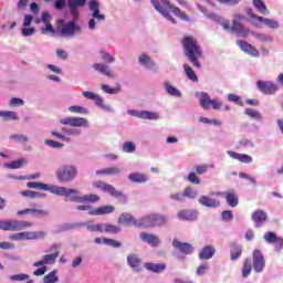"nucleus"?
I'll return each mask as SVG.
<instances>
[{"label": "nucleus", "instance_id": "obj_10", "mask_svg": "<svg viewBox=\"0 0 283 283\" xmlns=\"http://www.w3.org/2000/svg\"><path fill=\"white\" fill-rule=\"evenodd\" d=\"M51 251H55L53 254H45L41 261H38L33 263V266H45V264H55L56 259L59 255H61V252H59V247L56 244H53L51 247Z\"/></svg>", "mask_w": 283, "mask_h": 283}, {"label": "nucleus", "instance_id": "obj_12", "mask_svg": "<svg viewBox=\"0 0 283 283\" xmlns=\"http://www.w3.org/2000/svg\"><path fill=\"white\" fill-rule=\"evenodd\" d=\"M252 262L253 270L255 273H262L264 271V266H266V262L264 261V255L260 250H254L252 252Z\"/></svg>", "mask_w": 283, "mask_h": 283}, {"label": "nucleus", "instance_id": "obj_59", "mask_svg": "<svg viewBox=\"0 0 283 283\" xmlns=\"http://www.w3.org/2000/svg\"><path fill=\"white\" fill-rule=\"evenodd\" d=\"M21 196H23V198H43V195L33 190H23L21 191Z\"/></svg>", "mask_w": 283, "mask_h": 283}, {"label": "nucleus", "instance_id": "obj_21", "mask_svg": "<svg viewBox=\"0 0 283 283\" xmlns=\"http://www.w3.org/2000/svg\"><path fill=\"white\" fill-rule=\"evenodd\" d=\"M174 249H177L180 253H184V255H191L193 253V245L187 242H180L178 240L172 241Z\"/></svg>", "mask_w": 283, "mask_h": 283}, {"label": "nucleus", "instance_id": "obj_17", "mask_svg": "<svg viewBox=\"0 0 283 283\" xmlns=\"http://www.w3.org/2000/svg\"><path fill=\"white\" fill-rule=\"evenodd\" d=\"M41 21L44 23V28H41V34H56V30L52 27V15L48 12L42 13Z\"/></svg>", "mask_w": 283, "mask_h": 283}, {"label": "nucleus", "instance_id": "obj_19", "mask_svg": "<svg viewBox=\"0 0 283 283\" xmlns=\"http://www.w3.org/2000/svg\"><path fill=\"white\" fill-rule=\"evenodd\" d=\"M87 0H69V10L74 21H78V8H83Z\"/></svg>", "mask_w": 283, "mask_h": 283}, {"label": "nucleus", "instance_id": "obj_23", "mask_svg": "<svg viewBox=\"0 0 283 283\" xmlns=\"http://www.w3.org/2000/svg\"><path fill=\"white\" fill-rule=\"evenodd\" d=\"M151 6H154L155 10L157 12H160L167 21H170V23H177L176 18H172L171 13H169V10L165 9V7L160 6V1L158 0H150Z\"/></svg>", "mask_w": 283, "mask_h": 283}, {"label": "nucleus", "instance_id": "obj_32", "mask_svg": "<svg viewBox=\"0 0 283 283\" xmlns=\"http://www.w3.org/2000/svg\"><path fill=\"white\" fill-rule=\"evenodd\" d=\"M93 70H95V72H99V74H104V76H107L108 78H114L112 70L106 64L95 63L93 64Z\"/></svg>", "mask_w": 283, "mask_h": 283}, {"label": "nucleus", "instance_id": "obj_48", "mask_svg": "<svg viewBox=\"0 0 283 283\" xmlns=\"http://www.w3.org/2000/svg\"><path fill=\"white\" fill-rule=\"evenodd\" d=\"M139 63L142 65H145L146 67H154V65H156V63H154V61H151V57H149V55H147L145 53L139 55Z\"/></svg>", "mask_w": 283, "mask_h": 283}, {"label": "nucleus", "instance_id": "obj_44", "mask_svg": "<svg viewBox=\"0 0 283 283\" xmlns=\"http://www.w3.org/2000/svg\"><path fill=\"white\" fill-rule=\"evenodd\" d=\"M252 3L258 12L261 14H269V9L266 8V4H264V0H252Z\"/></svg>", "mask_w": 283, "mask_h": 283}, {"label": "nucleus", "instance_id": "obj_16", "mask_svg": "<svg viewBox=\"0 0 283 283\" xmlns=\"http://www.w3.org/2000/svg\"><path fill=\"white\" fill-rule=\"evenodd\" d=\"M61 124L71 127H87L88 122L85 117H65L61 119Z\"/></svg>", "mask_w": 283, "mask_h": 283}, {"label": "nucleus", "instance_id": "obj_26", "mask_svg": "<svg viewBox=\"0 0 283 283\" xmlns=\"http://www.w3.org/2000/svg\"><path fill=\"white\" fill-rule=\"evenodd\" d=\"M199 205H202V207H208V209H217V207H220V200L213 199L209 196H201L198 199Z\"/></svg>", "mask_w": 283, "mask_h": 283}, {"label": "nucleus", "instance_id": "obj_50", "mask_svg": "<svg viewBox=\"0 0 283 283\" xmlns=\"http://www.w3.org/2000/svg\"><path fill=\"white\" fill-rule=\"evenodd\" d=\"M122 229L118 226H114L112 223H104V233H120Z\"/></svg>", "mask_w": 283, "mask_h": 283}, {"label": "nucleus", "instance_id": "obj_61", "mask_svg": "<svg viewBox=\"0 0 283 283\" xmlns=\"http://www.w3.org/2000/svg\"><path fill=\"white\" fill-rule=\"evenodd\" d=\"M69 112H72L73 114H87V108L83 106H70Z\"/></svg>", "mask_w": 283, "mask_h": 283}, {"label": "nucleus", "instance_id": "obj_2", "mask_svg": "<svg viewBox=\"0 0 283 283\" xmlns=\"http://www.w3.org/2000/svg\"><path fill=\"white\" fill-rule=\"evenodd\" d=\"M27 187H29V189H41L42 191H50L55 196H65V198H70L72 193H76V189L59 187V186H48V184H41V182H34V181L28 182Z\"/></svg>", "mask_w": 283, "mask_h": 283}, {"label": "nucleus", "instance_id": "obj_34", "mask_svg": "<svg viewBox=\"0 0 283 283\" xmlns=\"http://www.w3.org/2000/svg\"><path fill=\"white\" fill-rule=\"evenodd\" d=\"M216 255V248L213 245H206L199 252V260H211Z\"/></svg>", "mask_w": 283, "mask_h": 283}, {"label": "nucleus", "instance_id": "obj_9", "mask_svg": "<svg viewBox=\"0 0 283 283\" xmlns=\"http://www.w3.org/2000/svg\"><path fill=\"white\" fill-rule=\"evenodd\" d=\"M164 10H168V13L171 12V14H175V17H178V19H181V21H189V15L185 13L180 8L171 4L169 0H160Z\"/></svg>", "mask_w": 283, "mask_h": 283}, {"label": "nucleus", "instance_id": "obj_8", "mask_svg": "<svg viewBox=\"0 0 283 283\" xmlns=\"http://www.w3.org/2000/svg\"><path fill=\"white\" fill-rule=\"evenodd\" d=\"M199 105L202 107V109H209L210 106L212 109H220V107H222V103H220V101L211 99L209 94L206 92L200 94Z\"/></svg>", "mask_w": 283, "mask_h": 283}, {"label": "nucleus", "instance_id": "obj_54", "mask_svg": "<svg viewBox=\"0 0 283 283\" xmlns=\"http://www.w3.org/2000/svg\"><path fill=\"white\" fill-rule=\"evenodd\" d=\"M87 229L93 233H105V223L92 224Z\"/></svg>", "mask_w": 283, "mask_h": 283}, {"label": "nucleus", "instance_id": "obj_30", "mask_svg": "<svg viewBox=\"0 0 283 283\" xmlns=\"http://www.w3.org/2000/svg\"><path fill=\"white\" fill-rule=\"evenodd\" d=\"M228 156H230V158H233L234 160H239V163H245V164L253 163V157L247 154H240L233 150H228Z\"/></svg>", "mask_w": 283, "mask_h": 283}, {"label": "nucleus", "instance_id": "obj_43", "mask_svg": "<svg viewBox=\"0 0 283 283\" xmlns=\"http://www.w3.org/2000/svg\"><path fill=\"white\" fill-rule=\"evenodd\" d=\"M128 180H130V182H147V175H143L140 172H133L130 175H128Z\"/></svg>", "mask_w": 283, "mask_h": 283}, {"label": "nucleus", "instance_id": "obj_31", "mask_svg": "<svg viewBox=\"0 0 283 283\" xmlns=\"http://www.w3.org/2000/svg\"><path fill=\"white\" fill-rule=\"evenodd\" d=\"M242 258V245L238 243L230 244V260L235 262V260H240Z\"/></svg>", "mask_w": 283, "mask_h": 283}, {"label": "nucleus", "instance_id": "obj_11", "mask_svg": "<svg viewBox=\"0 0 283 283\" xmlns=\"http://www.w3.org/2000/svg\"><path fill=\"white\" fill-rule=\"evenodd\" d=\"M118 224H127L128 227H137L143 229V218L136 220L129 212H124L118 218Z\"/></svg>", "mask_w": 283, "mask_h": 283}, {"label": "nucleus", "instance_id": "obj_64", "mask_svg": "<svg viewBox=\"0 0 283 283\" xmlns=\"http://www.w3.org/2000/svg\"><path fill=\"white\" fill-rule=\"evenodd\" d=\"M11 140H17V143H28L30 138L25 135H10Z\"/></svg>", "mask_w": 283, "mask_h": 283}, {"label": "nucleus", "instance_id": "obj_36", "mask_svg": "<svg viewBox=\"0 0 283 283\" xmlns=\"http://www.w3.org/2000/svg\"><path fill=\"white\" fill-rule=\"evenodd\" d=\"M142 263L143 261L136 254H129L127 256V264L130 266V269H134V271H137V272L140 271Z\"/></svg>", "mask_w": 283, "mask_h": 283}, {"label": "nucleus", "instance_id": "obj_24", "mask_svg": "<svg viewBox=\"0 0 283 283\" xmlns=\"http://www.w3.org/2000/svg\"><path fill=\"white\" fill-rule=\"evenodd\" d=\"M88 8L92 12L93 19H97V21H105V14L101 13V4L96 0H91L88 2Z\"/></svg>", "mask_w": 283, "mask_h": 283}, {"label": "nucleus", "instance_id": "obj_39", "mask_svg": "<svg viewBox=\"0 0 283 283\" xmlns=\"http://www.w3.org/2000/svg\"><path fill=\"white\" fill-rule=\"evenodd\" d=\"M118 174H120V168L118 167H111L96 171L97 176H118Z\"/></svg>", "mask_w": 283, "mask_h": 283}, {"label": "nucleus", "instance_id": "obj_5", "mask_svg": "<svg viewBox=\"0 0 283 283\" xmlns=\"http://www.w3.org/2000/svg\"><path fill=\"white\" fill-rule=\"evenodd\" d=\"M78 170L74 166H62L56 171L60 182H72L76 178Z\"/></svg>", "mask_w": 283, "mask_h": 283}, {"label": "nucleus", "instance_id": "obj_52", "mask_svg": "<svg viewBox=\"0 0 283 283\" xmlns=\"http://www.w3.org/2000/svg\"><path fill=\"white\" fill-rule=\"evenodd\" d=\"M57 271L53 270L52 272H50L49 274H46L43 280L44 283H56L59 282V276L56 275Z\"/></svg>", "mask_w": 283, "mask_h": 283}, {"label": "nucleus", "instance_id": "obj_49", "mask_svg": "<svg viewBox=\"0 0 283 283\" xmlns=\"http://www.w3.org/2000/svg\"><path fill=\"white\" fill-rule=\"evenodd\" d=\"M0 118H3V120H19L17 113L12 111H7V112L0 111Z\"/></svg>", "mask_w": 283, "mask_h": 283}, {"label": "nucleus", "instance_id": "obj_47", "mask_svg": "<svg viewBox=\"0 0 283 283\" xmlns=\"http://www.w3.org/2000/svg\"><path fill=\"white\" fill-rule=\"evenodd\" d=\"M104 191L106 193H109V196H112L113 198H122L123 192L116 190V188H114V186L106 184Z\"/></svg>", "mask_w": 283, "mask_h": 283}, {"label": "nucleus", "instance_id": "obj_25", "mask_svg": "<svg viewBox=\"0 0 283 283\" xmlns=\"http://www.w3.org/2000/svg\"><path fill=\"white\" fill-rule=\"evenodd\" d=\"M263 240L269 244H275V251H282V239L277 238L274 232H266L263 235Z\"/></svg>", "mask_w": 283, "mask_h": 283}, {"label": "nucleus", "instance_id": "obj_22", "mask_svg": "<svg viewBox=\"0 0 283 283\" xmlns=\"http://www.w3.org/2000/svg\"><path fill=\"white\" fill-rule=\"evenodd\" d=\"M237 45L240 48V50H242V52H245V54H251L255 57L260 56L258 49L244 40L237 41Z\"/></svg>", "mask_w": 283, "mask_h": 283}, {"label": "nucleus", "instance_id": "obj_38", "mask_svg": "<svg viewBox=\"0 0 283 283\" xmlns=\"http://www.w3.org/2000/svg\"><path fill=\"white\" fill-rule=\"evenodd\" d=\"M251 271H253V261L251 260V258H247L244 259L242 265V277H249V275H251Z\"/></svg>", "mask_w": 283, "mask_h": 283}, {"label": "nucleus", "instance_id": "obj_18", "mask_svg": "<svg viewBox=\"0 0 283 283\" xmlns=\"http://www.w3.org/2000/svg\"><path fill=\"white\" fill-rule=\"evenodd\" d=\"M130 116H136V118H144L145 120H158L160 115L158 113L149 112V111H128Z\"/></svg>", "mask_w": 283, "mask_h": 283}, {"label": "nucleus", "instance_id": "obj_6", "mask_svg": "<svg viewBox=\"0 0 283 283\" xmlns=\"http://www.w3.org/2000/svg\"><path fill=\"white\" fill-rule=\"evenodd\" d=\"M244 19H247V17L243 14H235L232 20L231 31L240 34L243 39H247L249 36V32L251 31L242 25V21H244Z\"/></svg>", "mask_w": 283, "mask_h": 283}, {"label": "nucleus", "instance_id": "obj_15", "mask_svg": "<svg viewBox=\"0 0 283 283\" xmlns=\"http://www.w3.org/2000/svg\"><path fill=\"white\" fill-rule=\"evenodd\" d=\"M256 87L259 88L262 94L271 95L277 92V84L271 81H258Z\"/></svg>", "mask_w": 283, "mask_h": 283}, {"label": "nucleus", "instance_id": "obj_37", "mask_svg": "<svg viewBox=\"0 0 283 283\" xmlns=\"http://www.w3.org/2000/svg\"><path fill=\"white\" fill-rule=\"evenodd\" d=\"M145 269L147 271H151V273H164L167 269V264L165 263H145Z\"/></svg>", "mask_w": 283, "mask_h": 283}, {"label": "nucleus", "instance_id": "obj_33", "mask_svg": "<svg viewBox=\"0 0 283 283\" xmlns=\"http://www.w3.org/2000/svg\"><path fill=\"white\" fill-rule=\"evenodd\" d=\"M82 95L84 96V98H87L88 101H94L97 107H103L104 101H103V97H101V95L96 93H92L90 91H84Z\"/></svg>", "mask_w": 283, "mask_h": 283}, {"label": "nucleus", "instance_id": "obj_35", "mask_svg": "<svg viewBox=\"0 0 283 283\" xmlns=\"http://www.w3.org/2000/svg\"><path fill=\"white\" fill-rule=\"evenodd\" d=\"M45 238V232H20V241L21 240H40Z\"/></svg>", "mask_w": 283, "mask_h": 283}, {"label": "nucleus", "instance_id": "obj_53", "mask_svg": "<svg viewBox=\"0 0 283 283\" xmlns=\"http://www.w3.org/2000/svg\"><path fill=\"white\" fill-rule=\"evenodd\" d=\"M102 90L105 94H118V92H120V85L117 84L115 87H112L107 84H103Z\"/></svg>", "mask_w": 283, "mask_h": 283}, {"label": "nucleus", "instance_id": "obj_57", "mask_svg": "<svg viewBox=\"0 0 283 283\" xmlns=\"http://www.w3.org/2000/svg\"><path fill=\"white\" fill-rule=\"evenodd\" d=\"M99 52L102 53V61H104V63H114V61H116V57H114V55H109L107 51L102 49Z\"/></svg>", "mask_w": 283, "mask_h": 283}, {"label": "nucleus", "instance_id": "obj_3", "mask_svg": "<svg viewBox=\"0 0 283 283\" xmlns=\"http://www.w3.org/2000/svg\"><path fill=\"white\" fill-rule=\"evenodd\" d=\"M169 222V219L165 214L151 213L142 218V228L144 229H156L165 227Z\"/></svg>", "mask_w": 283, "mask_h": 283}, {"label": "nucleus", "instance_id": "obj_46", "mask_svg": "<svg viewBox=\"0 0 283 283\" xmlns=\"http://www.w3.org/2000/svg\"><path fill=\"white\" fill-rule=\"evenodd\" d=\"M184 198L196 200V198H198V191H196V189H193L191 186H188L184 189Z\"/></svg>", "mask_w": 283, "mask_h": 283}, {"label": "nucleus", "instance_id": "obj_7", "mask_svg": "<svg viewBox=\"0 0 283 283\" xmlns=\"http://www.w3.org/2000/svg\"><path fill=\"white\" fill-rule=\"evenodd\" d=\"M249 15L252 18V25H255V28H262V23L272 30H277V28H280V23L275 20L255 15V13L251 12H249Z\"/></svg>", "mask_w": 283, "mask_h": 283}, {"label": "nucleus", "instance_id": "obj_29", "mask_svg": "<svg viewBox=\"0 0 283 283\" xmlns=\"http://www.w3.org/2000/svg\"><path fill=\"white\" fill-rule=\"evenodd\" d=\"M114 206H101L98 208L91 209L88 211L90 216H107V213H114Z\"/></svg>", "mask_w": 283, "mask_h": 283}, {"label": "nucleus", "instance_id": "obj_63", "mask_svg": "<svg viewBox=\"0 0 283 283\" xmlns=\"http://www.w3.org/2000/svg\"><path fill=\"white\" fill-rule=\"evenodd\" d=\"M187 179L191 182V185H200V178H198V175L193 171L188 174Z\"/></svg>", "mask_w": 283, "mask_h": 283}, {"label": "nucleus", "instance_id": "obj_13", "mask_svg": "<svg viewBox=\"0 0 283 283\" xmlns=\"http://www.w3.org/2000/svg\"><path fill=\"white\" fill-rule=\"evenodd\" d=\"M78 190H76V193H71L69 197H66L71 202H98L101 200V197L98 195H85L83 197H78Z\"/></svg>", "mask_w": 283, "mask_h": 283}, {"label": "nucleus", "instance_id": "obj_1", "mask_svg": "<svg viewBox=\"0 0 283 283\" xmlns=\"http://www.w3.org/2000/svg\"><path fill=\"white\" fill-rule=\"evenodd\" d=\"M180 43L184 49V54L187 56L191 65H193L197 70H200L202 67L200 59H205V54L202 53V46H200L196 36L185 35Z\"/></svg>", "mask_w": 283, "mask_h": 283}, {"label": "nucleus", "instance_id": "obj_27", "mask_svg": "<svg viewBox=\"0 0 283 283\" xmlns=\"http://www.w3.org/2000/svg\"><path fill=\"white\" fill-rule=\"evenodd\" d=\"M221 196L226 198V202L227 205H229V207H238L240 200L235 190H228L226 192H222Z\"/></svg>", "mask_w": 283, "mask_h": 283}, {"label": "nucleus", "instance_id": "obj_41", "mask_svg": "<svg viewBox=\"0 0 283 283\" xmlns=\"http://www.w3.org/2000/svg\"><path fill=\"white\" fill-rule=\"evenodd\" d=\"M29 216H35V218H48L50 212L41 208H29Z\"/></svg>", "mask_w": 283, "mask_h": 283}, {"label": "nucleus", "instance_id": "obj_20", "mask_svg": "<svg viewBox=\"0 0 283 283\" xmlns=\"http://www.w3.org/2000/svg\"><path fill=\"white\" fill-rule=\"evenodd\" d=\"M139 239L142 242H146V244H149L150 247H159L160 245V238L154 233H148V232H140L139 233Z\"/></svg>", "mask_w": 283, "mask_h": 283}, {"label": "nucleus", "instance_id": "obj_60", "mask_svg": "<svg viewBox=\"0 0 283 283\" xmlns=\"http://www.w3.org/2000/svg\"><path fill=\"white\" fill-rule=\"evenodd\" d=\"M123 151L126 154H134L136 151V145H134L132 142H126L123 145Z\"/></svg>", "mask_w": 283, "mask_h": 283}, {"label": "nucleus", "instance_id": "obj_58", "mask_svg": "<svg viewBox=\"0 0 283 283\" xmlns=\"http://www.w3.org/2000/svg\"><path fill=\"white\" fill-rule=\"evenodd\" d=\"M30 227H32V222L15 220V231H23V229H30Z\"/></svg>", "mask_w": 283, "mask_h": 283}, {"label": "nucleus", "instance_id": "obj_55", "mask_svg": "<svg viewBox=\"0 0 283 283\" xmlns=\"http://www.w3.org/2000/svg\"><path fill=\"white\" fill-rule=\"evenodd\" d=\"M25 165V159H17L7 164L8 169H21Z\"/></svg>", "mask_w": 283, "mask_h": 283}, {"label": "nucleus", "instance_id": "obj_42", "mask_svg": "<svg viewBox=\"0 0 283 283\" xmlns=\"http://www.w3.org/2000/svg\"><path fill=\"white\" fill-rule=\"evenodd\" d=\"M184 71L189 81H192V83H198V75H196V71H193L189 64H184Z\"/></svg>", "mask_w": 283, "mask_h": 283}, {"label": "nucleus", "instance_id": "obj_51", "mask_svg": "<svg viewBox=\"0 0 283 283\" xmlns=\"http://www.w3.org/2000/svg\"><path fill=\"white\" fill-rule=\"evenodd\" d=\"M244 114L247 116H250V118H253L254 120H262V114H260V112H258L253 108H247L244 111Z\"/></svg>", "mask_w": 283, "mask_h": 283}, {"label": "nucleus", "instance_id": "obj_56", "mask_svg": "<svg viewBox=\"0 0 283 283\" xmlns=\"http://www.w3.org/2000/svg\"><path fill=\"white\" fill-rule=\"evenodd\" d=\"M103 242L108 247H113V249H120L123 247V243L114 239L103 238Z\"/></svg>", "mask_w": 283, "mask_h": 283}, {"label": "nucleus", "instance_id": "obj_4", "mask_svg": "<svg viewBox=\"0 0 283 283\" xmlns=\"http://www.w3.org/2000/svg\"><path fill=\"white\" fill-rule=\"evenodd\" d=\"M57 30L62 36H74L76 32H81V25L76 24V20L65 23V20L57 21Z\"/></svg>", "mask_w": 283, "mask_h": 283}, {"label": "nucleus", "instance_id": "obj_62", "mask_svg": "<svg viewBox=\"0 0 283 283\" xmlns=\"http://www.w3.org/2000/svg\"><path fill=\"white\" fill-rule=\"evenodd\" d=\"M253 36L255 39H258L259 41H263L264 43L273 41V38L271 35H266V34H263V33H253Z\"/></svg>", "mask_w": 283, "mask_h": 283}, {"label": "nucleus", "instance_id": "obj_28", "mask_svg": "<svg viewBox=\"0 0 283 283\" xmlns=\"http://www.w3.org/2000/svg\"><path fill=\"white\" fill-rule=\"evenodd\" d=\"M177 218L182 221L193 222V220H198V212L196 210H179Z\"/></svg>", "mask_w": 283, "mask_h": 283}, {"label": "nucleus", "instance_id": "obj_45", "mask_svg": "<svg viewBox=\"0 0 283 283\" xmlns=\"http://www.w3.org/2000/svg\"><path fill=\"white\" fill-rule=\"evenodd\" d=\"M165 90H166L167 94H169L170 96H176L177 98H180V96H182V93H180V91L178 88H176L168 82L165 83Z\"/></svg>", "mask_w": 283, "mask_h": 283}, {"label": "nucleus", "instance_id": "obj_14", "mask_svg": "<svg viewBox=\"0 0 283 283\" xmlns=\"http://www.w3.org/2000/svg\"><path fill=\"white\" fill-rule=\"evenodd\" d=\"M251 219L252 222H254V227L256 229H260L261 227H264L265 222H269V213H266V211L264 210L259 209L252 212Z\"/></svg>", "mask_w": 283, "mask_h": 283}, {"label": "nucleus", "instance_id": "obj_40", "mask_svg": "<svg viewBox=\"0 0 283 283\" xmlns=\"http://www.w3.org/2000/svg\"><path fill=\"white\" fill-rule=\"evenodd\" d=\"M2 231H17V220L0 221Z\"/></svg>", "mask_w": 283, "mask_h": 283}]
</instances>
